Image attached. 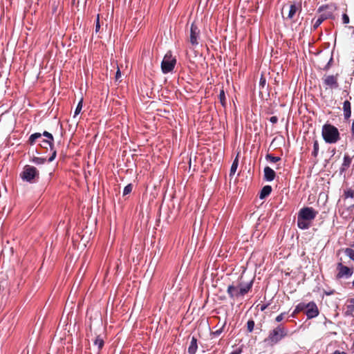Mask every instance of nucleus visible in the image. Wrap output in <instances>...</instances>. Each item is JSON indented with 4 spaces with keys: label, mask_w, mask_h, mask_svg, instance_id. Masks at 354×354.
<instances>
[{
    "label": "nucleus",
    "mask_w": 354,
    "mask_h": 354,
    "mask_svg": "<svg viewBox=\"0 0 354 354\" xmlns=\"http://www.w3.org/2000/svg\"><path fill=\"white\" fill-rule=\"evenodd\" d=\"M286 6H283L281 10V14L282 17L284 19H292L295 16L297 12H300L301 10V3H292L290 4V6L288 8V15L286 17L283 15V11L286 9Z\"/></svg>",
    "instance_id": "9d476101"
},
{
    "label": "nucleus",
    "mask_w": 354,
    "mask_h": 354,
    "mask_svg": "<svg viewBox=\"0 0 354 354\" xmlns=\"http://www.w3.org/2000/svg\"><path fill=\"white\" fill-rule=\"evenodd\" d=\"M266 85V77L261 75V77L260 78V80H259V86L261 88H264Z\"/></svg>",
    "instance_id": "7c9ffc66"
},
{
    "label": "nucleus",
    "mask_w": 354,
    "mask_h": 354,
    "mask_svg": "<svg viewBox=\"0 0 354 354\" xmlns=\"http://www.w3.org/2000/svg\"><path fill=\"white\" fill-rule=\"evenodd\" d=\"M241 350L239 349V350L232 351L230 354H241Z\"/></svg>",
    "instance_id": "4c0bfd02"
},
{
    "label": "nucleus",
    "mask_w": 354,
    "mask_h": 354,
    "mask_svg": "<svg viewBox=\"0 0 354 354\" xmlns=\"http://www.w3.org/2000/svg\"><path fill=\"white\" fill-rule=\"evenodd\" d=\"M288 329L283 324H280L273 329L269 331L268 335L265 339L270 345L278 344L282 339L288 335Z\"/></svg>",
    "instance_id": "20e7f679"
},
{
    "label": "nucleus",
    "mask_w": 354,
    "mask_h": 354,
    "mask_svg": "<svg viewBox=\"0 0 354 354\" xmlns=\"http://www.w3.org/2000/svg\"><path fill=\"white\" fill-rule=\"evenodd\" d=\"M322 136L326 143L334 144L340 139L338 129L331 124H325L322 127Z\"/></svg>",
    "instance_id": "423d86ee"
},
{
    "label": "nucleus",
    "mask_w": 354,
    "mask_h": 354,
    "mask_svg": "<svg viewBox=\"0 0 354 354\" xmlns=\"http://www.w3.org/2000/svg\"><path fill=\"white\" fill-rule=\"evenodd\" d=\"M272 192V187L270 185L264 186L259 194V198L263 199L270 194Z\"/></svg>",
    "instance_id": "f3484780"
},
{
    "label": "nucleus",
    "mask_w": 354,
    "mask_h": 354,
    "mask_svg": "<svg viewBox=\"0 0 354 354\" xmlns=\"http://www.w3.org/2000/svg\"><path fill=\"white\" fill-rule=\"evenodd\" d=\"M266 160H268V161H269L270 162H272V163H276V162H277L281 160V158L280 157L274 156L271 153H268L266 156Z\"/></svg>",
    "instance_id": "4be33fe9"
},
{
    "label": "nucleus",
    "mask_w": 354,
    "mask_h": 354,
    "mask_svg": "<svg viewBox=\"0 0 354 354\" xmlns=\"http://www.w3.org/2000/svg\"><path fill=\"white\" fill-rule=\"evenodd\" d=\"M253 279L245 280L243 274L238 279L227 286V293L231 299H237L243 297L252 288Z\"/></svg>",
    "instance_id": "f257e3e1"
},
{
    "label": "nucleus",
    "mask_w": 354,
    "mask_h": 354,
    "mask_svg": "<svg viewBox=\"0 0 354 354\" xmlns=\"http://www.w3.org/2000/svg\"><path fill=\"white\" fill-rule=\"evenodd\" d=\"M20 176L24 181L32 183L39 179V173L36 167L30 165H26L24 167V170L21 173Z\"/></svg>",
    "instance_id": "0eeeda50"
},
{
    "label": "nucleus",
    "mask_w": 354,
    "mask_h": 354,
    "mask_svg": "<svg viewBox=\"0 0 354 354\" xmlns=\"http://www.w3.org/2000/svg\"><path fill=\"white\" fill-rule=\"evenodd\" d=\"M100 29V16L97 15L96 23H95V32H97Z\"/></svg>",
    "instance_id": "72a5a7b5"
},
{
    "label": "nucleus",
    "mask_w": 354,
    "mask_h": 354,
    "mask_svg": "<svg viewBox=\"0 0 354 354\" xmlns=\"http://www.w3.org/2000/svg\"><path fill=\"white\" fill-rule=\"evenodd\" d=\"M351 131H352V135L354 137V121L353 122V124H352Z\"/></svg>",
    "instance_id": "ea45409f"
},
{
    "label": "nucleus",
    "mask_w": 354,
    "mask_h": 354,
    "mask_svg": "<svg viewBox=\"0 0 354 354\" xmlns=\"http://www.w3.org/2000/svg\"><path fill=\"white\" fill-rule=\"evenodd\" d=\"M285 315H286V313H281L280 315L276 317L275 321L278 323L281 322L283 320Z\"/></svg>",
    "instance_id": "473e14b6"
},
{
    "label": "nucleus",
    "mask_w": 354,
    "mask_h": 354,
    "mask_svg": "<svg viewBox=\"0 0 354 354\" xmlns=\"http://www.w3.org/2000/svg\"><path fill=\"white\" fill-rule=\"evenodd\" d=\"M346 254L351 259L354 261V250L351 248H346L345 250Z\"/></svg>",
    "instance_id": "c85d7f7f"
},
{
    "label": "nucleus",
    "mask_w": 354,
    "mask_h": 354,
    "mask_svg": "<svg viewBox=\"0 0 354 354\" xmlns=\"http://www.w3.org/2000/svg\"><path fill=\"white\" fill-rule=\"evenodd\" d=\"M342 21H343V24H347L349 23V17L346 14H343Z\"/></svg>",
    "instance_id": "f704fd0d"
},
{
    "label": "nucleus",
    "mask_w": 354,
    "mask_h": 354,
    "mask_svg": "<svg viewBox=\"0 0 354 354\" xmlns=\"http://www.w3.org/2000/svg\"><path fill=\"white\" fill-rule=\"evenodd\" d=\"M347 302L346 314L348 315H353L354 313V298L348 299Z\"/></svg>",
    "instance_id": "a211bd4d"
},
{
    "label": "nucleus",
    "mask_w": 354,
    "mask_h": 354,
    "mask_svg": "<svg viewBox=\"0 0 354 354\" xmlns=\"http://www.w3.org/2000/svg\"><path fill=\"white\" fill-rule=\"evenodd\" d=\"M306 315L308 319L316 317L319 315V310L315 302L311 301L307 304Z\"/></svg>",
    "instance_id": "ddd939ff"
},
{
    "label": "nucleus",
    "mask_w": 354,
    "mask_h": 354,
    "mask_svg": "<svg viewBox=\"0 0 354 354\" xmlns=\"http://www.w3.org/2000/svg\"><path fill=\"white\" fill-rule=\"evenodd\" d=\"M238 164H239L238 159L236 158L231 165L230 173V176H233L235 174V172L237 169V167H238Z\"/></svg>",
    "instance_id": "b1692460"
},
{
    "label": "nucleus",
    "mask_w": 354,
    "mask_h": 354,
    "mask_svg": "<svg viewBox=\"0 0 354 354\" xmlns=\"http://www.w3.org/2000/svg\"><path fill=\"white\" fill-rule=\"evenodd\" d=\"M41 136H44L46 138V139H43L41 141L40 147L41 148H44V149H48V147H49L50 151H52V154L49 157L48 160V162H52L56 158L57 151H56V149L55 148V145H54V138H53V136L50 133H49V132H48L46 131H44L42 133H35L32 134L29 137L28 143L30 145H33L35 143L36 140L38 138H40L41 137Z\"/></svg>",
    "instance_id": "f03ea898"
},
{
    "label": "nucleus",
    "mask_w": 354,
    "mask_h": 354,
    "mask_svg": "<svg viewBox=\"0 0 354 354\" xmlns=\"http://www.w3.org/2000/svg\"><path fill=\"white\" fill-rule=\"evenodd\" d=\"M94 344L97 346L98 351H100L102 348L104 344V339L100 337V335L96 336L94 340Z\"/></svg>",
    "instance_id": "aec40b11"
},
{
    "label": "nucleus",
    "mask_w": 354,
    "mask_h": 354,
    "mask_svg": "<svg viewBox=\"0 0 354 354\" xmlns=\"http://www.w3.org/2000/svg\"><path fill=\"white\" fill-rule=\"evenodd\" d=\"M82 103H83V100L81 99V100L79 102V103L75 109L74 117L76 116L77 115H78L81 112L82 109Z\"/></svg>",
    "instance_id": "c756f323"
},
{
    "label": "nucleus",
    "mask_w": 354,
    "mask_h": 354,
    "mask_svg": "<svg viewBox=\"0 0 354 354\" xmlns=\"http://www.w3.org/2000/svg\"><path fill=\"white\" fill-rule=\"evenodd\" d=\"M133 189V185L132 184H128L127 186H125V187L124 188V190H123V195L125 196V195H127L129 194H130L131 192Z\"/></svg>",
    "instance_id": "cd10ccee"
},
{
    "label": "nucleus",
    "mask_w": 354,
    "mask_h": 354,
    "mask_svg": "<svg viewBox=\"0 0 354 354\" xmlns=\"http://www.w3.org/2000/svg\"><path fill=\"white\" fill-rule=\"evenodd\" d=\"M120 76H121L120 71L118 69V71L116 72V74H115V79H116V80H118L120 77Z\"/></svg>",
    "instance_id": "e433bc0d"
},
{
    "label": "nucleus",
    "mask_w": 354,
    "mask_h": 354,
    "mask_svg": "<svg viewBox=\"0 0 354 354\" xmlns=\"http://www.w3.org/2000/svg\"><path fill=\"white\" fill-rule=\"evenodd\" d=\"M332 354H347L345 352H341L339 351H335L334 353H333Z\"/></svg>",
    "instance_id": "58836bf2"
},
{
    "label": "nucleus",
    "mask_w": 354,
    "mask_h": 354,
    "mask_svg": "<svg viewBox=\"0 0 354 354\" xmlns=\"http://www.w3.org/2000/svg\"><path fill=\"white\" fill-rule=\"evenodd\" d=\"M92 333V329H91V327L90 326V333Z\"/></svg>",
    "instance_id": "79ce46f5"
},
{
    "label": "nucleus",
    "mask_w": 354,
    "mask_h": 354,
    "mask_svg": "<svg viewBox=\"0 0 354 354\" xmlns=\"http://www.w3.org/2000/svg\"><path fill=\"white\" fill-rule=\"evenodd\" d=\"M218 98L222 106H225L226 104V98L225 91L223 88L220 91Z\"/></svg>",
    "instance_id": "393cba45"
},
{
    "label": "nucleus",
    "mask_w": 354,
    "mask_h": 354,
    "mask_svg": "<svg viewBox=\"0 0 354 354\" xmlns=\"http://www.w3.org/2000/svg\"><path fill=\"white\" fill-rule=\"evenodd\" d=\"M336 10V6L334 5H323L318 8L317 12L321 13L319 18L315 21L313 24V29L316 30L322 23L328 19H335V17L333 14L334 11Z\"/></svg>",
    "instance_id": "39448f33"
},
{
    "label": "nucleus",
    "mask_w": 354,
    "mask_h": 354,
    "mask_svg": "<svg viewBox=\"0 0 354 354\" xmlns=\"http://www.w3.org/2000/svg\"><path fill=\"white\" fill-rule=\"evenodd\" d=\"M46 159L44 158L36 157L32 156L30 158V161L35 165H42L46 162Z\"/></svg>",
    "instance_id": "412c9836"
},
{
    "label": "nucleus",
    "mask_w": 354,
    "mask_h": 354,
    "mask_svg": "<svg viewBox=\"0 0 354 354\" xmlns=\"http://www.w3.org/2000/svg\"><path fill=\"white\" fill-rule=\"evenodd\" d=\"M339 74L335 75H324L322 77L323 84L326 89L330 88L331 90L337 89L339 87L338 82Z\"/></svg>",
    "instance_id": "1a4fd4ad"
},
{
    "label": "nucleus",
    "mask_w": 354,
    "mask_h": 354,
    "mask_svg": "<svg viewBox=\"0 0 354 354\" xmlns=\"http://www.w3.org/2000/svg\"><path fill=\"white\" fill-rule=\"evenodd\" d=\"M344 194L346 198H353L354 196V191L352 189H348L345 192Z\"/></svg>",
    "instance_id": "2f4dec72"
},
{
    "label": "nucleus",
    "mask_w": 354,
    "mask_h": 354,
    "mask_svg": "<svg viewBox=\"0 0 354 354\" xmlns=\"http://www.w3.org/2000/svg\"><path fill=\"white\" fill-rule=\"evenodd\" d=\"M337 269L338 270V273L337 274V278H338V279L343 278V277L348 278L353 273V268H351L346 266H344L342 263H339L337 264Z\"/></svg>",
    "instance_id": "f8f14e48"
},
{
    "label": "nucleus",
    "mask_w": 354,
    "mask_h": 354,
    "mask_svg": "<svg viewBox=\"0 0 354 354\" xmlns=\"http://www.w3.org/2000/svg\"><path fill=\"white\" fill-rule=\"evenodd\" d=\"M176 64V59L172 56L171 51H168L162 62H161V69L163 73L167 74L168 73L171 72Z\"/></svg>",
    "instance_id": "6e6552de"
},
{
    "label": "nucleus",
    "mask_w": 354,
    "mask_h": 354,
    "mask_svg": "<svg viewBox=\"0 0 354 354\" xmlns=\"http://www.w3.org/2000/svg\"><path fill=\"white\" fill-rule=\"evenodd\" d=\"M198 349L197 339L194 336L192 337L190 344L188 347L189 354H196Z\"/></svg>",
    "instance_id": "dca6fc26"
},
{
    "label": "nucleus",
    "mask_w": 354,
    "mask_h": 354,
    "mask_svg": "<svg viewBox=\"0 0 354 354\" xmlns=\"http://www.w3.org/2000/svg\"><path fill=\"white\" fill-rule=\"evenodd\" d=\"M225 324H226V322H224V323L219 328H218L216 330L211 332V335H214V336L220 335L223 332Z\"/></svg>",
    "instance_id": "5701e85b"
},
{
    "label": "nucleus",
    "mask_w": 354,
    "mask_h": 354,
    "mask_svg": "<svg viewBox=\"0 0 354 354\" xmlns=\"http://www.w3.org/2000/svg\"><path fill=\"white\" fill-rule=\"evenodd\" d=\"M307 304L304 303H299L296 307L295 310L293 311L292 314V317H294L295 315L298 314L301 311L304 310V309H306Z\"/></svg>",
    "instance_id": "6ab92c4d"
},
{
    "label": "nucleus",
    "mask_w": 354,
    "mask_h": 354,
    "mask_svg": "<svg viewBox=\"0 0 354 354\" xmlns=\"http://www.w3.org/2000/svg\"><path fill=\"white\" fill-rule=\"evenodd\" d=\"M318 212L311 207H305L301 208L297 216V226L301 230H307L311 225L313 220L316 218Z\"/></svg>",
    "instance_id": "7ed1b4c3"
},
{
    "label": "nucleus",
    "mask_w": 354,
    "mask_h": 354,
    "mask_svg": "<svg viewBox=\"0 0 354 354\" xmlns=\"http://www.w3.org/2000/svg\"><path fill=\"white\" fill-rule=\"evenodd\" d=\"M319 149V142L317 140H315L313 142V151L312 152V156L316 158L318 155Z\"/></svg>",
    "instance_id": "a878e982"
},
{
    "label": "nucleus",
    "mask_w": 354,
    "mask_h": 354,
    "mask_svg": "<svg viewBox=\"0 0 354 354\" xmlns=\"http://www.w3.org/2000/svg\"><path fill=\"white\" fill-rule=\"evenodd\" d=\"M344 117L345 120H348L351 115V105L348 100H346L343 103Z\"/></svg>",
    "instance_id": "2eb2a0df"
},
{
    "label": "nucleus",
    "mask_w": 354,
    "mask_h": 354,
    "mask_svg": "<svg viewBox=\"0 0 354 354\" xmlns=\"http://www.w3.org/2000/svg\"><path fill=\"white\" fill-rule=\"evenodd\" d=\"M353 286H354V279H353Z\"/></svg>",
    "instance_id": "37998d69"
},
{
    "label": "nucleus",
    "mask_w": 354,
    "mask_h": 354,
    "mask_svg": "<svg viewBox=\"0 0 354 354\" xmlns=\"http://www.w3.org/2000/svg\"><path fill=\"white\" fill-rule=\"evenodd\" d=\"M254 325H255V324H254V320H252V319L248 320L247 322L248 331L250 333L252 332V330H254Z\"/></svg>",
    "instance_id": "bb28decb"
},
{
    "label": "nucleus",
    "mask_w": 354,
    "mask_h": 354,
    "mask_svg": "<svg viewBox=\"0 0 354 354\" xmlns=\"http://www.w3.org/2000/svg\"><path fill=\"white\" fill-rule=\"evenodd\" d=\"M270 122H272V124H276L278 121V118L277 116H272L270 118Z\"/></svg>",
    "instance_id": "c9c22d12"
},
{
    "label": "nucleus",
    "mask_w": 354,
    "mask_h": 354,
    "mask_svg": "<svg viewBox=\"0 0 354 354\" xmlns=\"http://www.w3.org/2000/svg\"><path fill=\"white\" fill-rule=\"evenodd\" d=\"M201 30L198 26L192 23L190 28L189 42L192 46L198 44V39L200 38Z\"/></svg>",
    "instance_id": "9b49d317"
},
{
    "label": "nucleus",
    "mask_w": 354,
    "mask_h": 354,
    "mask_svg": "<svg viewBox=\"0 0 354 354\" xmlns=\"http://www.w3.org/2000/svg\"><path fill=\"white\" fill-rule=\"evenodd\" d=\"M263 172L264 180L267 181H272L276 176L275 171L268 166L264 168Z\"/></svg>",
    "instance_id": "4468645a"
},
{
    "label": "nucleus",
    "mask_w": 354,
    "mask_h": 354,
    "mask_svg": "<svg viewBox=\"0 0 354 354\" xmlns=\"http://www.w3.org/2000/svg\"><path fill=\"white\" fill-rule=\"evenodd\" d=\"M267 306H265V305H263L261 307V310L262 311H263L266 308Z\"/></svg>",
    "instance_id": "a19ab883"
}]
</instances>
